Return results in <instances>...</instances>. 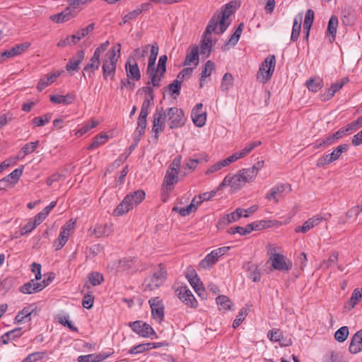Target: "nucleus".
<instances>
[{
	"label": "nucleus",
	"mask_w": 362,
	"mask_h": 362,
	"mask_svg": "<svg viewBox=\"0 0 362 362\" xmlns=\"http://www.w3.org/2000/svg\"><path fill=\"white\" fill-rule=\"evenodd\" d=\"M247 315V309L245 308H242L240 310L238 315L236 316L235 319L234 320V321L233 322V327L234 329L237 328L241 324V322L245 320V318L246 317Z\"/></svg>",
	"instance_id": "51"
},
{
	"label": "nucleus",
	"mask_w": 362,
	"mask_h": 362,
	"mask_svg": "<svg viewBox=\"0 0 362 362\" xmlns=\"http://www.w3.org/2000/svg\"><path fill=\"white\" fill-rule=\"evenodd\" d=\"M208 35L209 34H206L205 31L200 46L201 54H206L207 56L210 54L212 47V40L211 37H208Z\"/></svg>",
	"instance_id": "36"
},
{
	"label": "nucleus",
	"mask_w": 362,
	"mask_h": 362,
	"mask_svg": "<svg viewBox=\"0 0 362 362\" xmlns=\"http://www.w3.org/2000/svg\"><path fill=\"white\" fill-rule=\"evenodd\" d=\"M23 166H22L20 168L15 169L13 172H11L9 175H7V178H9L11 180V182L13 184H16L21 175L23 174Z\"/></svg>",
	"instance_id": "59"
},
{
	"label": "nucleus",
	"mask_w": 362,
	"mask_h": 362,
	"mask_svg": "<svg viewBox=\"0 0 362 362\" xmlns=\"http://www.w3.org/2000/svg\"><path fill=\"white\" fill-rule=\"evenodd\" d=\"M349 334V328L346 326L340 327L334 334L335 339L339 342H344Z\"/></svg>",
	"instance_id": "44"
},
{
	"label": "nucleus",
	"mask_w": 362,
	"mask_h": 362,
	"mask_svg": "<svg viewBox=\"0 0 362 362\" xmlns=\"http://www.w3.org/2000/svg\"><path fill=\"white\" fill-rule=\"evenodd\" d=\"M306 86L309 90L316 93L322 88L323 81L320 78H310L306 81Z\"/></svg>",
	"instance_id": "38"
},
{
	"label": "nucleus",
	"mask_w": 362,
	"mask_h": 362,
	"mask_svg": "<svg viewBox=\"0 0 362 362\" xmlns=\"http://www.w3.org/2000/svg\"><path fill=\"white\" fill-rule=\"evenodd\" d=\"M237 8L236 2L230 1L220 11H216L206 26V34H211L213 32L216 34L223 33L230 25V21H228V18L235 11Z\"/></svg>",
	"instance_id": "1"
},
{
	"label": "nucleus",
	"mask_w": 362,
	"mask_h": 362,
	"mask_svg": "<svg viewBox=\"0 0 362 362\" xmlns=\"http://www.w3.org/2000/svg\"><path fill=\"white\" fill-rule=\"evenodd\" d=\"M125 69L127 76L135 81H139L141 79V73L138 66V64L133 59L132 62L131 59H128L126 64Z\"/></svg>",
	"instance_id": "23"
},
{
	"label": "nucleus",
	"mask_w": 362,
	"mask_h": 362,
	"mask_svg": "<svg viewBox=\"0 0 362 362\" xmlns=\"http://www.w3.org/2000/svg\"><path fill=\"white\" fill-rule=\"evenodd\" d=\"M76 14V12L69 6L61 13L50 16L49 19L56 23H63L75 18Z\"/></svg>",
	"instance_id": "21"
},
{
	"label": "nucleus",
	"mask_w": 362,
	"mask_h": 362,
	"mask_svg": "<svg viewBox=\"0 0 362 362\" xmlns=\"http://www.w3.org/2000/svg\"><path fill=\"white\" fill-rule=\"evenodd\" d=\"M175 292L179 299L186 305L193 308L197 307V301L187 286L178 287Z\"/></svg>",
	"instance_id": "13"
},
{
	"label": "nucleus",
	"mask_w": 362,
	"mask_h": 362,
	"mask_svg": "<svg viewBox=\"0 0 362 362\" xmlns=\"http://www.w3.org/2000/svg\"><path fill=\"white\" fill-rule=\"evenodd\" d=\"M88 278L90 284L93 286L100 285L104 281L103 274L99 272H91Z\"/></svg>",
	"instance_id": "48"
},
{
	"label": "nucleus",
	"mask_w": 362,
	"mask_h": 362,
	"mask_svg": "<svg viewBox=\"0 0 362 362\" xmlns=\"http://www.w3.org/2000/svg\"><path fill=\"white\" fill-rule=\"evenodd\" d=\"M49 100L53 104L70 105L74 102L76 96L71 93H68L66 95H50Z\"/></svg>",
	"instance_id": "27"
},
{
	"label": "nucleus",
	"mask_w": 362,
	"mask_h": 362,
	"mask_svg": "<svg viewBox=\"0 0 362 362\" xmlns=\"http://www.w3.org/2000/svg\"><path fill=\"white\" fill-rule=\"evenodd\" d=\"M166 110L163 107H157L153 115L152 132L154 133V137L158 139V134L163 132L167 119Z\"/></svg>",
	"instance_id": "8"
},
{
	"label": "nucleus",
	"mask_w": 362,
	"mask_h": 362,
	"mask_svg": "<svg viewBox=\"0 0 362 362\" xmlns=\"http://www.w3.org/2000/svg\"><path fill=\"white\" fill-rule=\"evenodd\" d=\"M147 345H150L149 342L146 344H140L131 348L128 352L130 354H137L143 353L150 349V348H148Z\"/></svg>",
	"instance_id": "53"
},
{
	"label": "nucleus",
	"mask_w": 362,
	"mask_h": 362,
	"mask_svg": "<svg viewBox=\"0 0 362 362\" xmlns=\"http://www.w3.org/2000/svg\"><path fill=\"white\" fill-rule=\"evenodd\" d=\"M230 249V247H222L212 250L201 261L199 266L203 269L211 267L218 262V258L225 255Z\"/></svg>",
	"instance_id": "12"
},
{
	"label": "nucleus",
	"mask_w": 362,
	"mask_h": 362,
	"mask_svg": "<svg viewBox=\"0 0 362 362\" xmlns=\"http://www.w3.org/2000/svg\"><path fill=\"white\" fill-rule=\"evenodd\" d=\"M243 209L238 208L235 211L226 214L218 220L216 225L217 228L223 229L228 224L238 221L243 216Z\"/></svg>",
	"instance_id": "17"
},
{
	"label": "nucleus",
	"mask_w": 362,
	"mask_h": 362,
	"mask_svg": "<svg viewBox=\"0 0 362 362\" xmlns=\"http://www.w3.org/2000/svg\"><path fill=\"white\" fill-rule=\"evenodd\" d=\"M314 11L312 9H308L305 13L303 28L310 29L314 21Z\"/></svg>",
	"instance_id": "52"
},
{
	"label": "nucleus",
	"mask_w": 362,
	"mask_h": 362,
	"mask_svg": "<svg viewBox=\"0 0 362 362\" xmlns=\"http://www.w3.org/2000/svg\"><path fill=\"white\" fill-rule=\"evenodd\" d=\"M239 171L241 173V175H243V177L244 178L245 182H250L253 181L257 175L256 172H255L254 170L252 169V168L242 169L240 170Z\"/></svg>",
	"instance_id": "47"
},
{
	"label": "nucleus",
	"mask_w": 362,
	"mask_h": 362,
	"mask_svg": "<svg viewBox=\"0 0 362 362\" xmlns=\"http://www.w3.org/2000/svg\"><path fill=\"white\" fill-rule=\"evenodd\" d=\"M214 69L215 64L210 60L207 61L205 63L201 73V81H204L206 78L210 76L212 73V71Z\"/></svg>",
	"instance_id": "43"
},
{
	"label": "nucleus",
	"mask_w": 362,
	"mask_h": 362,
	"mask_svg": "<svg viewBox=\"0 0 362 362\" xmlns=\"http://www.w3.org/2000/svg\"><path fill=\"white\" fill-rule=\"evenodd\" d=\"M243 28H244L243 23H240L238 25V28H236V30H235V32L233 33V34L230 36V39L226 43V45H230L232 46H235L238 43V42L240 39V37L242 34Z\"/></svg>",
	"instance_id": "39"
},
{
	"label": "nucleus",
	"mask_w": 362,
	"mask_h": 362,
	"mask_svg": "<svg viewBox=\"0 0 362 362\" xmlns=\"http://www.w3.org/2000/svg\"><path fill=\"white\" fill-rule=\"evenodd\" d=\"M74 223H66L61 229L59 237L54 240L53 247L55 250H61L69 240L71 231L74 229Z\"/></svg>",
	"instance_id": "14"
},
{
	"label": "nucleus",
	"mask_w": 362,
	"mask_h": 362,
	"mask_svg": "<svg viewBox=\"0 0 362 362\" xmlns=\"http://www.w3.org/2000/svg\"><path fill=\"white\" fill-rule=\"evenodd\" d=\"M132 329L142 337H149L152 335L158 337L154 329L147 323L142 321H135L129 323Z\"/></svg>",
	"instance_id": "15"
},
{
	"label": "nucleus",
	"mask_w": 362,
	"mask_h": 362,
	"mask_svg": "<svg viewBox=\"0 0 362 362\" xmlns=\"http://www.w3.org/2000/svg\"><path fill=\"white\" fill-rule=\"evenodd\" d=\"M276 59L274 55H269L261 64L257 74V78L263 83L267 82L274 71Z\"/></svg>",
	"instance_id": "5"
},
{
	"label": "nucleus",
	"mask_w": 362,
	"mask_h": 362,
	"mask_svg": "<svg viewBox=\"0 0 362 362\" xmlns=\"http://www.w3.org/2000/svg\"><path fill=\"white\" fill-rule=\"evenodd\" d=\"M338 18L336 16H332L327 25V33L330 36L329 40L332 43L336 37L337 29L338 27Z\"/></svg>",
	"instance_id": "33"
},
{
	"label": "nucleus",
	"mask_w": 362,
	"mask_h": 362,
	"mask_svg": "<svg viewBox=\"0 0 362 362\" xmlns=\"http://www.w3.org/2000/svg\"><path fill=\"white\" fill-rule=\"evenodd\" d=\"M233 85V76L230 73H226L223 77L221 88L223 91H228Z\"/></svg>",
	"instance_id": "45"
},
{
	"label": "nucleus",
	"mask_w": 362,
	"mask_h": 362,
	"mask_svg": "<svg viewBox=\"0 0 362 362\" xmlns=\"http://www.w3.org/2000/svg\"><path fill=\"white\" fill-rule=\"evenodd\" d=\"M148 86L142 87L137 90V93H144L146 95L145 98H149L150 100H154V93L153 89L150 86L151 84H148Z\"/></svg>",
	"instance_id": "57"
},
{
	"label": "nucleus",
	"mask_w": 362,
	"mask_h": 362,
	"mask_svg": "<svg viewBox=\"0 0 362 362\" xmlns=\"http://www.w3.org/2000/svg\"><path fill=\"white\" fill-rule=\"evenodd\" d=\"M323 220H327V218L322 217L320 214L315 215L305 221L301 226L296 228L295 231L305 233L311 228L319 225Z\"/></svg>",
	"instance_id": "20"
},
{
	"label": "nucleus",
	"mask_w": 362,
	"mask_h": 362,
	"mask_svg": "<svg viewBox=\"0 0 362 362\" xmlns=\"http://www.w3.org/2000/svg\"><path fill=\"white\" fill-rule=\"evenodd\" d=\"M181 89V81H178V79H175L173 81V83H171L170 85H168V90L170 93V95H179L180 91Z\"/></svg>",
	"instance_id": "58"
},
{
	"label": "nucleus",
	"mask_w": 362,
	"mask_h": 362,
	"mask_svg": "<svg viewBox=\"0 0 362 362\" xmlns=\"http://www.w3.org/2000/svg\"><path fill=\"white\" fill-rule=\"evenodd\" d=\"M349 350L353 354H358L362 351V329L352 337Z\"/></svg>",
	"instance_id": "25"
},
{
	"label": "nucleus",
	"mask_w": 362,
	"mask_h": 362,
	"mask_svg": "<svg viewBox=\"0 0 362 362\" xmlns=\"http://www.w3.org/2000/svg\"><path fill=\"white\" fill-rule=\"evenodd\" d=\"M150 47L151 53L148 57V62L146 70V74L150 79V81L148 82V84H151L153 87L158 88L161 86V83H160V78L157 79L153 73L154 71V66L156 65V61L158 54V46L156 43H155L154 45H150Z\"/></svg>",
	"instance_id": "6"
},
{
	"label": "nucleus",
	"mask_w": 362,
	"mask_h": 362,
	"mask_svg": "<svg viewBox=\"0 0 362 362\" xmlns=\"http://www.w3.org/2000/svg\"><path fill=\"white\" fill-rule=\"evenodd\" d=\"M153 319L161 322L164 317V305L158 297L152 298L148 300Z\"/></svg>",
	"instance_id": "18"
},
{
	"label": "nucleus",
	"mask_w": 362,
	"mask_h": 362,
	"mask_svg": "<svg viewBox=\"0 0 362 362\" xmlns=\"http://www.w3.org/2000/svg\"><path fill=\"white\" fill-rule=\"evenodd\" d=\"M118 49L111 48L106 54V59L103 60V74L105 79L110 77L111 79L114 78L116 71V66L119 57L120 44H117Z\"/></svg>",
	"instance_id": "3"
},
{
	"label": "nucleus",
	"mask_w": 362,
	"mask_h": 362,
	"mask_svg": "<svg viewBox=\"0 0 362 362\" xmlns=\"http://www.w3.org/2000/svg\"><path fill=\"white\" fill-rule=\"evenodd\" d=\"M291 191V187L288 184H278L271 188L265 195V199L277 204L281 199Z\"/></svg>",
	"instance_id": "11"
},
{
	"label": "nucleus",
	"mask_w": 362,
	"mask_h": 362,
	"mask_svg": "<svg viewBox=\"0 0 362 362\" xmlns=\"http://www.w3.org/2000/svg\"><path fill=\"white\" fill-rule=\"evenodd\" d=\"M349 149L348 144H341L337 146L334 151L329 154L320 157L317 160L316 165L319 168L324 167L337 160H338L343 153H345Z\"/></svg>",
	"instance_id": "10"
},
{
	"label": "nucleus",
	"mask_w": 362,
	"mask_h": 362,
	"mask_svg": "<svg viewBox=\"0 0 362 362\" xmlns=\"http://www.w3.org/2000/svg\"><path fill=\"white\" fill-rule=\"evenodd\" d=\"M227 233L230 235H235L236 233H238L241 235H248V230H246V228L241 227V226H235V227L229 228L227 230Z\"/></svg>",
	"instance_id": "63"
},
{
	"label": "nucleus",
	"mask_w": 362,
	"mask_h": 362,
	"mask_svg": "<svg viewBox=\"0 0 362 362\" xmlns=\"http://www.w3.org/2000/svg\"><path fill=\"white\" fill-rule=\"evenodd\" d=\"M303 20V14L301 13H298L293 20V24L292 28V33L291 35V41H296L300 35V33L301 30V23Z\"/></svg>",
	"instance_id": "32"
},
{
	"label": "nucleus",
	"mask_w": 362,
	"mask_h": 362,
	"mask_svg": "<svg viewBox=\"0 0 362 362\" xmlns=\"http://www.w3.org/2000/svg\"><path fill=\"white\" fill-rule=\"evenodd\" d=\"M195 211L196 207L193 206V204H189L185 208H180L179 206H174L173 208V211L178 213L182 216H187Z\"/></svg>",
	"instance_id": "49"
},
{
	"label": "nucleus",
	"mask_w": 362,
	"mask_h": 362,
	"mask_svg": "<svg viewBox=\"0 0 362 362\" xmlns=\"http://www.w3.org/2000/svg\"><path fill=\"white\" fill-rule=\"evenodd\" d=\"M216 302L218 306L219 310L227 311L231 309L233 305L230 299L224 295H220L216 298Z\"/></svg>",
	"instance_id": "35"
},
{
	"label": "nucleus",
	"mask_w": 362,
	"mask_h": 362,
	"mask_svg": "<svg viewBox=\"0 0 362 362\" xmlns=\"http://www.w3.org/2000/svg\"><path fill=\"white\" fill-rule=\"evenodd\" d=\"M62 72L63 71L55 70L47 74V86L56 81Z\"/></svg>",
	"instance_id": "61"
},
{
	"label": "nucleus",
	"mask_w": 362,
	"mask_h": 362,
	"mask_svg": "<svg viewBox=\"0 0 362 362\" xmlns=\"http://www.w3.org/2000/svg\"><path fill=\"white\" fill-rule=\"evenodd\" d=\"M38 280L36 278L31 279L21 286L20 291L25 294H32L43 290L45 287V279H43L41 283L38 282Z\"/></svg>",
	"instance_id": "19"
},
{
	"label": "nucleus",
	"mask_w": 362,
	"mask_h": 362,
	"mask_svg": "<svg viewBox=\"0 0 362 362\" xmlns=\"http://www.w3.org/2000/svg\"><path fill=\"white\" fill-rule=\"evenodd\" d=\"M145 192L138 189L126 195L122 202L116 207L114 211L115 216H121L132 210L134 206L139 205L145 198Z\"/></svg>",
	"instance_id": "2"
},
{
	"label": "nucleus",
	"mask_w": 362,
	"mask_h": 362,
	"mask_svg": "<svg viewBox=\"0 0 362 362\" xmlns=\"http://www.w3.org/2000/svg\"><path fill=\"white\" fill-rule=\"evenodd\" d=\"M39 141L35 142H30L25 144L21 148V152L24 153V156L28 155L33 153L38 146Z\"/></svg>",
	"instance_id": "54"
},
{
	"label": "nucleus",
	"mask_w": 362,
	"mask_h": 362,
	"mask_svg": "<svg viewBox=\"0 0 362 362\" xmlns=\"http://www.w3.org/2000/svg\"><path fill=\"white\" fill-rule=\"evenodd\" d=\"M29 47L28 43H22L17 45L13 47L11 49L5 50L2 52V57H4V59L13 57L15 56L21 54L23 52H24Z\"/></svg>",
	"instance_id": "31"
},
{
	"label": "nucleus",
	"mask_w": 362,
	"mask_h": 362,
	"mask_svg": "<svg viewBox=\"0 0 362 362\" xmlns=\"http://www.w3.org/2000/svg\"><path fill=\"white\" fill-rule=\"evenodd\" d=\"M196 61V64L199 62V49L198 47H194L192 49L191 52L186 56L185 65H190L192 62Z\"/></svg>",
	"instance_id": "40"
},
{
	"label": "nucleus",
	"mask_w": 362,
	"mask_h": 362,
	"mask_svg": "<svg viewBox=\"0 0 362 362\" xmlns=\"http://www.w3.org/2000/svg\"><path fill=\"white\" fill-rule=\"evenodd\" d=\"M85 52L83 49L78 50L75 55L71 57L66 65V69L69 72L78 71L81 63L83 61Z\"/></svg>",
	"instance_id": "22"
},
{
	"label": "nucleus",
	"mask_w": 362,
	"mask_h": 362,
	"mask_svg": "<svg viewBox=\"0 0 362 362\" xmlns=\"http://www.w3.org/2000/svg\"><path fill=\"white\" fill-rule=\"evenodd\" d=\"M108 136L106 134H100L96 136L93 141L88 146V150L98 148L100 146L105 144L107 141Z\"/></svg>",
	"instance_id": "42"
},
{
	"label": "nucleus",
	"mask_w": 362,
	"mask_h": 362,
	"mask_svg": "<svg viewBox=\"0 0 362 362\" xmlns=\"http://www.w3.org/2000/svg\"><path fill=\"white\" fill-rule=\"evenodd\" d=\"M245 181L241 175L240 171L233 176L227 175L225 177L221 183L218 185V189H222L223 187L228 186L230 187V192L233 193L240 190L245 184Z\"/></svg>",
	"instance_id": "9"
},
{
	"label": "nucleus",
	"mask_w": 362,
	"mask_h": 362,
	"mask_svg": "<svg viewBox=\"0 0 362 362\" xmlns=\"http://www.w3.org/2000/svg\"><path fill=\"white\" fill-rule=\"evenodd\" d=\"M44 356L43 352H34L29 354L21 362H37Z\"/></svg>",
	"instance_id": "60"
},
{
	"label": "nucleus",
	"mask_w": 362,
	"mask_h": 362,
	"mask_svg": "<svg viewBox=\"0 0 362 362\" xmlns=\"http://www.w3.org/2000/svg\"><path fill=\"white\" fill-rule=\"evenodd\" d=\"M347 81V78H344L341 82L334 83L328 88L327 90L330 93V95L334 96L335 93L340 90Z\"/></svg>",
	"instance_id": "62"
},
{
	"label": "nucleus",
	"mask_w": 362,
	"mask_h": 362,
	"mask_svg": "<svg viewBox=\"0 0 362 362\" xmlns=\"http://www.w3.org/2000/svg\"><path fill=\"white\" fill-rule=\"evenodd\" d=\"M259 145H261V141H259L252 142L250 144H248L241 151H238V153L241 158H244L248 153H250L255 147L259 146Z\"/></svg>",
	"instance_id": "50"
},
{
	"label": "nucleus",
	"mask_w": 362,
	"mask_h": 362,
	"mask_svg": "<svg viewBox=\"0 0 362 362\" xmlns=\"http://www.w3.org/2000/svg\"><path fill=\"white\" fill-rule=\"evenodd\" d=\"M167 271L162 264H159L151 276L146 277L144 282V291H153L158 288L166 280Z\"/></svg>",
	"instance_id": "4"
},
{
	"label": "nucleus",
	"mask_w": 362,
	"mask_h": 362,
	"mask_svg": "<svg viewBox=\"0 0 362 362\" xmlns=\"http://www.w3.org/2000/svg\"><path fill=\"white\" fill-rule=\"evenodd\" d=\"M269 261L272 262V267L276 270L288 272L292 268V262H286L284 256L281 254H272Z\"/></svg>",
	"instance_id": "16"
},
{
	"label": "nucleus",
	"mask_w": 362,
	"mask_h": 362,
	"mask_svg": "<svg viewBox=\"0 0 362 362\" xmlns=\"http://www.w3.org/2000/svg\"><path fill=\"white\" fill-rule=\"evenodd\" d=\"M182 163V156H177L175 157L171 164L170 165L168 170L170 171L174 172V173H178L179 174V170L181 165Z\"/></svg>",
	"instance_id": "55"
},
{
	"label": "nucleus",
	"mask_w": 362,
	"mask_h": 362,
	"mask_svg": "<svg viewBox=\"0 0 362 362\" xmlns=\"http://www.w3.org/2000/svg\"><path fill=\"white\" fill-rule=\"evenodd\" d=\"M112 224L96 225L93 230V234L96 238H105L112 234Z\"/></svg>",
	"instance_id": "30"
},
{
	"label": "nucleus",
	"mask_w": 362,
	"mask_h": 362,
	"mask_svg": "<svg viewBox=\"0 0 362 362\" xmlns=\"http://www.w3.org/2000/svg\"><path fill=\"white\" fill-rule=\"evenodd\" d=\"M166 116L169 121L170 129H176L183 126L185 123L184 112L177 107H169L166 109Z\"/></svg>",
	"instance_id": "7"
},
{
	"label": "nucleus",
	"mask_w": 362,
	"mask_h": 362,
	"mask_svg": "<svg viewBox=\"0 0 362 362\" xmlns=\"http://www.w3.org/2000/svg\"><path fill=\"white\" fill-rule=\"evenodd\" d=\"M34 309L32 306L24 308L21 312H19L15 317V322L16 323L22 322L24 319L31 315Z\"/></svg>",
	"instance_id": "46"
},
{
	"label": "nucleus",
	"mask_w": 362,
	"mask_h": 362,
	"mask_svg": "<svg viewBox=\"0 0 362 362\" xmlns=\"http://www.w3.org/2000/svg\"><path fill=\"white\" fill-rule=\"evenodd\" d=\"M265 226L264 221H257L253 222L252 223L247 224L245 228L246 230H248V234H250L253 230H260L261 228Z\"/></svg>",
	"instance_id": "64"
},
{
	"label": "nucleus",
	"mask_w": 362,
	"mask_h": 362,
	"mask_svg": "<svg viewBox=\"0 0 362 362\" xmlns=\"http://www.w3.org/2000/svg\"><path fill=\"white\" fill-rule=\"evenodd\" d=\"M177 182L178 173H174V172L167 170L162 185L163 189L166 191L172 190L173 185L176 184Z\"/></svg>",
	"instance_id": "28"
},
{
	"label": "nucleus",
	"mask_w": 362,
	"mask_h": 362,
	"mask_svg": "<svg viewBox=\"0 0 362 362\" xmlns=\"http://www.w3.org/2000/svg\"><path fill=\"white\" fill-rule=\"evenodd\" d=\"M100 64V57L93 54L88 64L83 68V76L85 77V73H87L89 77L91 78L95 71L98 69Z\"/></svg>",
	"instance_id": "26"
},
{
	"label": "nucleus",
	"mask_w": 362,
	"mask_h": 362,
	"mask_svg": "<svg viewBox=\"0 0 362 362\" xmlns=\"http://www.w3.org/2000/svg\"><path fill=\"white\" fill-rule=\"evenodd\" d=\"M112 354H88L80 356L78 358V362H100L109 357Z\"/></svg>",
	"instance_id": "34"
},
{
	"label": "nucleus",
	"mask_w": 362,
	"mask_h": 362,
	"mask_svg": "<svg viewBox=\"0 0 362 362\" xmlns=\"http://www.w3.org/2000/svg\"><path fill=\"white\" fill-rule=\"evenodd\" d=\"M362 298V288L361 289L356 288L354 290L351 297L349 298L348 301V304L349 305V308L352 309L354 306L359 303Z\"/></svg>",
	"instance_id": "41"
},
{
	"label": "nucleus",
	"mask_w": 362,
	"mask_h": 362,
	"mask_svg": "<svg viewBox=\"0 0 362 362\" xmlns=\"http://www.w3.org/2000/svg\"><path fill=\"white\" fill-rule=\"evenodd\" d=\"M168 60V57L166 55H161L158 59V66H154L153 75L156 77V78H160V83L161 82L162 78L164 76V74L166 71V62Z\"/></svg>",
	"instance_id": "29"
},
{
	"label": "nucleus",
	"mask_w": 362,
	"mask_h": 362,
	"mask_svg": "<svg viewBox=\"0 0 362 362\" xmlns=\"http://www.w3.org/2000/svg\"><path fill=\"white\" fill-rule=\"evenodd\" d=\"M192 119L194 122V124L198 127H203L206 120V113L202 112H197V110H192Z\"/></svg>",
	"instance_id": "37"
},
{
	"label": "nucleus",
	"mask_w": 362,
	"mask_h": 362,
	"mask_svg": "<svg viewBox=\"0 0 362 362\" xmlns=\"http://www.w3.org/2000/svg\"><path fill=\"white\" fill-rule=\"evenodd\" d=\"M45 209L37 214L33 220V221H28L23 227L21 229V235H24L28 233H30L37 226L40 224L43 219L45 218L44 211Z\"/></svg>",
	"instance_id": "24"
},
{
	"label": "nucleus",
	"mask_w": 362,
	"mask_h": 362,
	"mask_svg": "<svg viewBox=\"0 0 362 362\" xmlns=\"http://www.w3.org/2000/svg\"><path fill=\"white\" fill-rule=\"evenodd\" d=\"M336 141L335 139L333 137V134L329 136L328 137L321 140L317 141L314 148H318L322 146H328Z\"/></svg>",
	"instance_id": "56"
}]
</instances>
